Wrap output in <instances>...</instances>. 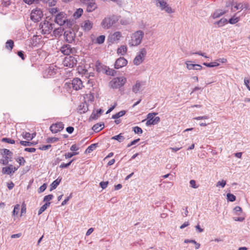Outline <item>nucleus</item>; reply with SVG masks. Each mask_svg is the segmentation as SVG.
<instances>
[{
	"label": "nucleus",
	"mask_w": 250,
	"mask_h": 250,
	"mask_svg": "<svg viewBox=\"0 0 250 250\" xmlns=\"http://www.w3.org/2000/svg\"><path fill=\"white\" fill-rule=\"evenodd\" d=\"M78 154H79V152H74L72 153L68 152L65 154V158L66 159H68V158H71L73 156L78 155Z\"/></svg>",
	"instance_id": "nucleus-48"
},
{
	"label": "nucleus",
	"mask_w": 250,
	"mask_h": 250,
	"mask_svg": "<svg viewBox=\"0 0 250 250\" xmlns=\"http://www.w3.org/2000/svg\"><path fill=\"white\" fill-rule=\"evenodd\" d=\"M104 127V124L102 123L96 124L92 127V129L96 132L101 131Z\"/></svg>",
	"instance_id": "nucleus-22"
},
{
	"label": "nucleus",
	"mask_w": 250,
	"mask_h": 250,
	"mask_svg": "<svg viewBox=\"0 0 250 250\" xmlns=\"http://www.w3.org/2000/svg\"><path fill=\"white\" fill-rule=\"evenodd\" d=\"M243 4L241 3H235L233 6V8L235 9V10H242L243 9Z\"/></svg>",
	"instance_id": "nucleus-46"
},
{
	"label": "nucleus",
	"mask_w": 250,
	"mask_h": 250,
	"mask_svg": "<svg viewBox=\"0 0 250 250\" xmlns=\"http://www.w3.org/2000/svg\"><path fill=\"white\" fill-rule=\"evenodd\" d=\"M122 35L121 32L116 31L110 34L108 37V41L111 43H117L119 42Z\"/></svg>",
	"instance_id": "nucleus-10"
},
{
	"label": "nucleus",
	"mask_w": 250,
	"mask_h": 250,
	"mask_svg": "<svg viewBox=\"0 0 250 250\" xmlns=\"http://www.w3.org/2000/svg\"><path fill=\"white\" fill-rule=\"evenodd\" d=\"M20 143L21 145L23 146H30L33 144L32 142H30L29 141H21L20 142Z\"/></svg>",
	"instance_id": "nucleus-51"
},
{
	"label": "nucleus",
	"mask_w": 250,
	"mask_h": 250,
	"mask_svg": "<svg viewBox=\"0 0 250 250\" xmlns=\"http://www.w3.org/2000/svg\"><path fill=\"white\" fill-rule=\"evenodd\" d=\"M20 209V205L19 204H17L15 206L14 209L12 211V215L16 216L18 214L19 212V210Z\"/></svg>",
	"instance_id": "nucleus-35"
},
{
	"label": "nucleus",
	"mask_w": 250,
	"mask_h": 250,
	"mask_svg": "<svg viewBox=\"0 0 250 250\" xmlns=\"http://www.w3.org/2000/svg\"><path fill=\"white\" fill-rule=\"evenodd\" d=\"M74 161V159L72 160L71 161H70L69 163H67V164H65V163H62L61 165H60V167L61 168H66L67 167H68L70 164H71V163Z\"/></svg>",
	"instance_id": "nucleus-54"
},
{
	"label": "nucleus",
	"mask_w": 250,
	"mask_h": 250,
	"mask_svg": "<svg viewBox=\"0 0 250 250\" xmlns=\"http://www.w3.org/2000/svg\"><path fill=\"white\" fill-rule=\"evenodd\" d=\"M26 212V207L25 205L24 204H22L21 206V216H22V215L23 213H25Z\"/></svg>",
	"instance_id": "nucleus-62"
},
{
	"label": "nucleus",
	"mask_w": 250,
	"mask_h": 250,
	"mask_svg": "<svg viewBox=\"0 0 250 250\" xmlns=\"http://www.w3.org/2000/svg\"><path fill=\"white\" fill-rule=\"evenodd\" d=\"M191 61H186L185 62L187 68L189 70H195V64L191 63Z\"/></svg>",
	"instance_id": "nucleus-30"
},
{
	"label": "nucleus",
	"mask_w": 250,
	"mask_h": 250,
	"mask_svg": "<svg viewBox=\"0 0 250 250\" xmlns=\"http://www.w3.org/2000/svg\"><path fill=\"white\" fill-rule=\"evenodd\" d=\"M9 161H11V158L10 157H5L4 159L0 160V162L3 165H7Z\"/></svg>",
	"instance_id": "nucleus-42"
},
{
	"label": "nucleus",
	"mask_w": 250,
	"mask_h": 250,
	"mask_svg": "<svg viewBox=\"0 0 250 250\" xmlns=\"http://www.w3.org/2000/svg\"><path fill=\"white\" fill-rule=\"evenodd\" d=\"M126 82V79L124 77L113 78L109 82V86L113 89H117L123 86Z\"/></svg>",
	"instance_id": "nucleus-3"
},
{
	"label": "nucleus",
	"mask_w": 250,
	"mask_h": 250,
	"mask_svg": "<svg viewBox=\"0 0 250 250\" xmlns=\"http://www.w3.org/2000/svg\"><path fill=\"white\" fill-rule=\"evenodd\" d=\"M66 18V14L61 12L56 15L55 22L61 26L63 25L67 21Z\"/></svg>",
	"instance_id": "nucleus-11"
},
{
	"label": "nucleus",
	"mask_w": 250,
	"mask_h": 250,
	"mask_svg": "<svg viewBox=\"0 0 250 250\" xmlns=\"http://www.w3.org/2000/svg\"><path fill=\"white\" fill-rule=\"evenodd\" d=\"M108 184V182L107 181V182H101L100 183V185L103 189L107 187Z\"/></svg>",
	"instance_id": "nucleus-58"
},
{
	"label": "nucleus",
	"mask_w": 250,
	"mask_h": 250,
	"mask_svg": "<svg viewBox=\"0 0 250 250\" xmlns=\"http://www.w3.org/2000/svg\"><path fill=\"white\" fill-rule=\"evenodd\" d=\"M83 13V9L82 8H78L73 14V17L75 19L79 18Z\"/></svg>",
	"instance_id": "nucleus-25"
},
{
	"label": "nucleus",
	"mask_w": 250,
	"mask_h": 250,
	"mask_svg": "<svg viewBox=\"0 0 250 250\" xmlns=\"http://www.w3.org/2000/svg\"><path fill=\"white\" fill-rule=\"evenodd\" d=\"M72 88L76 90L81 89L84 85L82 80L78 78L73 79L71 83Z\"/></svg>",
	"instance_id": "nucleus-12"
},
{
	"label": "nucleus",
	"mask_w": 250,
	"mask_h": 250,
	"mask_svg": "<svg viewBox=\"0 0 250 250\" xmlns=\"http://www.w3.org/2000/svg\"><path fill=\"white\" fill-rule=\"evenodd\" d=\"M77 63V58L72 56H66L63 61L62 64L64 66L72 68Z\"/></svg>",
	"instance_id": "nucleus-6"
},
{
	"label": "nucleus",
	"mask_w": 250,
	"mask_h": 250,
	"mask_svg": "<svg viewBox=\"0 0 250 250\" xmlns=\"http://www.w3.org/2000/svg\"><path fill=\"white\" fill-rule=\"evenodd\" d=\"M240 216L238 217H233V220L235 221H238V222H242L245 219V214H243L241 215H239Z\"/></svg>",
	"instance_id": "nucleus-44"
},
{
	"label": "nucleus",
	"mask_w": 250,
	"mask_h": 250,
	"mask_svg": "<svg viewBox=\"0 0 250 250\" xmlns=\"http://www.w3.org/2000/svg\"><path fill=\"white\" fill-rule=\"evenodd\" d=\"M97 146V144H93L89 146L86 149V152L90 153L94 150Z\"/></svg>",
	"instance_id": "nucleus-34"
},
{
	"label": "nucleus",
	"mask_w": 250,
	"mask_h": 250,
	"mask_svg": "<svg viewBox=\"0 0 250 250\" xmlns=\"http://www.w3.org/2000/svg\"><path fill=\"white\" fill-rule=\"evenodd\" d=\"M120 23L122 25H126L129 24V21L126 19H122L120 21Z\"/></svg>",
	"instance_id": "nucleus-61"
},
{
	"label": "nucleus",
	"mask_w": 250,
	"mask_h": 250,
	"mask_svg": "<svg viewBox=\"0 0 250 250\" xmlns=\"http://www.w3.org/2000/svg\"><path fill=\"white\" fill-rule=\"evenodd\" d=\"M144 85V83L142 81H137L135 84L133 85L132 91L135 94L140 93L142 91V87Z\"/></svg>",
	"instance_id": "nucleus-13"
},
{
	"label": "nucleus",
	"mask_w": 250,
	"mask_h": 250,
	"mask_svg": "<svg viewBox=\"0 0 250 250\" xmlns=\"http://www.w3.org/2000/svg\"><path fill=\"white\" fill-rule=\"evenodd\" d=\"M144 32L138 30L133 32L130 36V39L128 41L130 46H137L140 45L144 37Z\"/></svg>",
	"instance_id": "nucleus-1"
},
{
	"label": "nucleus",
	"mask_w": 250,
	"mask_h": 250,
	"mask_svg": "<svg viewBox=\"0 0 250 250\" xmlns=\"http://www.w3.org/2000/svg\"><path fill=\"white\" fill-rule=\"evenodd\" d=\"M16 161L20 164V166H23L25 163V160L22 157H19L16 159Z\"/></svg>",
	"instance_id": "nucleus-41"
},
{
	"label": "nucleus",
	"mask_w": 250,
	"mask_h": 250,
	"mask_svg": "<svg viewBox=\"0 0 250 250\" xmlns=\"http://www.w3.org/2000/svg\"><path fill=\"white\" fill-rule=\"evenodd\" d=\"M86 4L87 5L86 11L88 12H92L97 8L95 0H91Z\"/></svg>",
	"instance_id": "nucleus-17"
},
{
	"label": "nucleus",
	"mask_w": 250,
	"mask_h": 250,
	"mask_svg": "<svg viewBox=\"0 0 250 250\" xmlns=\"http://www.w3.org/2000/svg\"><path fill=\"white\" fill-rule=\"evenodd\" d=\"M104 40L105 36L104 35H101L97 38L96 42L98 44H102L104 43Z\"/></svg>",
	"instance_id": "nucleus-38"
},
{
	"label": "nucleus",
	"mask_w": 250,
	"mask_h": 250,
	"mask_svg": "<svg viewBox=\"0 0 250 250\" xmlns=\"http://www.w3.org/2000/svg\"><path fill=\"white\" fill-rule=\"evenodd\" d=\"M112 140H115L118 141L119 142H122L125 140V137L122 135L121 133L120 134L114 136L111 138Z\"/></svg>",
	"instance_id": "nucleus-28"
},
{
	"label": "nucleus",
	"mask_w": 250,
	"mask_h": 250,
	"mask_svg": "<svg viewBox=\"0 0 250 250\" xmlns=\"http://www.w3.org/2000/svg\"><path fill=\"white\" fill-rule=\"evenodd\" d=\"M22 137L26 140H30L31 134L27 132H23L21 134Z\"/></svg>",
	"instance_id": "nucleus-50"
},
{
	"label": "nucleus",
	"mask_w": 250,
	"mask_h": 250,
	"mask_svg": "<svg viewBox=\"0 0 250 250\" xmlns=\"http://www.w3.org/2000/svg\"><path fill=\"white\" fill-rule=\"evenodd\" d=\"M51 147V146L50 145H44V146H42L40 148V149L42 150H46L47 149H48Z\"/></svg>",
	"instance_id": "nucleus-64"
},
{
	"label": "nucleus",
	"mask_w": 250,
	"mask_h": 250,
	"mask_svg": "<svg viewBox=\"0 0 250 250\" xmlns=\"http://www.w3.org/2000/svg\"><path fill=\"white\" fill-rule=\"evenodd\" d=\"M203 64L208 67H213L219 65V63L217 62H214L210 63L204 62Z\"/></svg>",
	"instance_id": "nucleus-31"
},
{
	"label": "nucleus",
	"mask_w": 250,
	"mask_h": 250,
	"mask_svg": "<svg viewBox=\"0 0 250 250\" xmlns=\"http://www.w3.org/2000/svg\"><path fill=\"white\" fill-rule=\"evenodd\" d=\"M189 183H190V185L191 187H192V188H198V186H196V182L195 180H190L189 182Z\"/></svg>",
	"instance_id": "nucleus-59"
},
{
	"label": "nucleus",
	"mask_w": 250,
	"mask_h": 250,
	"mask_svg": "<svg viewBox=\"0 0 250 250\" xmlns=\"http://www.w3.org/2000/svg\"><path fill=\"white\" fill-rule=\"evenodd\" d=\"M119 18V16L115 15L106 16L102 21L101 26L104 29H110L118 21Z\"/></svg>",
	"instance_id": "nucleus-2"
},
{
	"label": "nucleus",
	"mask_w": 250,
	"mask_h": 250,
	"mask_svg": "<svg viewBox=\"0 0 250 250\" xmlns=\"http://www.w3.org/2000/svg\"><path fill=\"white\" fill-rule=\"evenodd\" d=\"M64 36L68 43H71L74 40V34L71 32L65 31Z\"/></svg>",
	"instance_id": "nucleus-19"
},
{
	"label": "nucleus",
	"mask_w": 250,
	"mask_h": 250,
	"mask_svg": "<svg viewBox=\"0 0 250 250\" xmlns=\"http://www.w3.org/2000/svg\"><path fill=\"white\" fill-rule=\"evenodd\" d=\"M47 185L46 184H43L42 186H41L38 189L39 193H41L44 191L46 188Z\"/></svg>",
	"instance_id": "nucleus-53"
},
{
	"label": "nucleus",
	"mask_w": 250,
	"mask_h": 250,
	"mask_svg": "<svg viewBox=\"0 0 250 250\" xmlns=\"http://www.w3.org/2000/svg\"><path fill=\"white\" fill-rule=\"evenodd\" d=\"M59 140V139L56 137H50L47 139V143H54Z\"/></svg>",
	"instance_id": "nucleus-52"
},
{
	"label": "nucleus",
	"mask_w": 250,
	"mask_h": 250,
	"mask_svg": "<svg viewBox=\"0 0 250 250\" xmlns=\"http://www.w3.org/2000/svg\"><path fill=\"white\" fill-rule=\"evenodd\" d=\"M60 50L64 55L68 56L72 52V48L70 45L66 44L62 46Z\"/></svg>",
	"instance_id": "nucleus-20"
},
{
	"label": "nucleus",
	"mask_w": 250,
	"mask_h": 250,
	"mask_svg": "<svg viewBox=\"0 0 250 250\" xmlns=\"http://www.w3.org/2000/svg\"><path fill=\"white\" fill-rule=\"evenodd\" d=\"M43 16L42 11L38 8L32 10L30 14L31 19L35 22L39 21Z\"/></svg>",
	"instance_id": "nucleus-7"
},
{
	"label": "nucleus",
	"mask_w": 250,
	"mask_h": 250,
	"mask_svg": "<svg viewBox=\"0 0 250 250\" xmlns=\"http://www.w3.org/2000/svg\"><path fill=\"white\" fill-rule=\"evenodd\" d=\"M14 45V42L12 40H8L6 42V48L12 50Z\"/></svg>",
	"instance_id": "nucleus-36"
},
{
	"label": "nucleus",
	"mask_w": 250,
	"mask_h": 250,
	"mask_svg": "<svg viewBox=\"0 0 250 250\" xmlns=\"http://www.w3.org/2000/svg\"><path fill=\"white\" fill-rule=\"evenodd\" d=\"M146 55V49L144 48H142L133 60L134 64L138 65L141 64L144 61Z\"/></svg>",
	"instance_id": "nucleus-5"
},
{
	"label": "nucleus",
	"mask_w": 250,
	"mask_h": 250,
	"mask_svg": "<svg viewBox=\"0 0 250 250\" xmlns=\"http://www.w3.org/2000/svg\"><path fill=\"white\" fill-rule=\"evenodd\" d=\"M140 141V139H137L132 141L130 144H128L127 146V147H130L131 146L135 145Z\"/></svg>",
	"instance_id": "nucleus-60"
},
{
	"label": "nucleus",
	"mask_w": 250,
	"mask_h": 250,
	"mask_svg": "<svg viewBox=\"0 0 250 250\" xmlns=\"http://www.w3.org/2000/svg\"><path fill=\"white\" fill-rule=\"evenodd\" d=\"M127 52V47L125 45H122L117 49V53L119 55L124 56Z\"/></svg>",
	"instance_id": "nucleus-21"
},
{
	"label": "nucleus",
	"mask_w": 250,
	"mask_h": 250,
	"mask_svg": "<svg viewBox=\"0 0 250 250\" xmlns=\"http://www.w3.org/2000/svg\"><path fill=\"white\" fill-rule=\"evenodd\" d=\"M133 130L136 134H142L143 133V130L139 126H135L133 128Z\"/></svg>",
	"instance_id": "nucleus-49"
},
{
	"label": "nucleus",
	"mask_w": 250,
	"mask_h": 250,
	"mask_svg": "<svg viewBox=\"0 0 250 250\" xmlns=\"http://www.w3.org/2000/svg\"><path fill=\"white\" fill-rule=\"evenodd\" d=\"M2 155L5 157H10L12 158V153L8 149H4Z\"/></svg>",
	"instance_id": "nucleus-37"
},
{
	"label": "nucleus",
	"mask_w": 250,
	"mask_h": 250,
	"mask_svg": "<svg viewBox=\"0 0 250 250\" xmlns=\"http://www.w3.org/2000/svg\"><path fill=\"white\" fill-rule=\"evenodd\" d=\"M239 21V18L238 17H235V16H233L231 18H230L229 20V22L230 24H235L237 23Z\"/></svg>",
	"instance_id": "nucleus-43"
},
{
	"label": "nucleus",
	"mask_w": 250,
	"mask_h": 250,
	"mask_svg": "<svg viewBox=\"0 0 250 250\" xmlns=\"http://www.w3.org/2000/svg\"><path fill=\"white\" fill-rule=\"evenodd\" d=\"M250 81L246 78H245L244 79V83L245 85L246 86L247 88L250 91V87L249 85Z\"/></svg>",
	"instance_id": "nucleus-63"
},
{
	"label": "nucleus",
	"mask_w": 250,
	"mask_h": 250,
	"mask_svg": "<svg viewBox=\"0 0 250 250\" xmlns=\"http://www.w3.org/2000/svg\"><path fill=\"white\" fill-rule=\"evenodd\" d=\"M61 182V179H57L50 185V190L55 189Z\"/></svg>",
	"instance_id": "nucleus-26"
},
{
	"label": "nucleus",
	"mask_w": 250,
	"mask_h": 250,
	"mask_svg": "<svg viewBox=\"0 0 250 250\" xmlns=\"http://www.w3.org/2000/svg\"><path fill=\"white\" fill-rule=\"evenodd\" d=\"M225 12V11H224L222 10L219 9L214 12L212 15V17L213 19H216L224 14Z\"/></svg>",
	"instance_id": "nucleus-23"
},
{
	"label": "nucleus",
	"mask_w": 250,
	"mask_h": 250,
	"mask_svg": "<svg viewBox=\"0 0 250 250\" xmlns=\"http://www.w3.org/2000/svg\"><path fill=\"white\" fill-rule=\"evenodd\" d=\"M49 11V12L51 14L54 15V14H57L58 13V9L57 8L53 7V8H50Z\"/></svg>",
	"instance_id": "nucleus-56"
},
{
	"label": "nucleus",
	"mask_w": 250,
	"mask_h": 250,
	"mask_svg": "<svg viewBox=\"0 0 250 250\" xmlns=\"http://www.w3.org/2000/svg\"><path fill=\"white\" fill-rule=\"evenodd\" d=\"M63 128V124L62 122H59L52 125L50 129L52 132L56 133L62 130Z\"/></svg>",
	"instance_id": "nucleus-14"
},
{
	"label": "nucleus",
	"mask_w": 250,
	"mask_h": 250,
	"mask_svg": "<svg viewBox=\"0 0 250 250\" xmlns=\"http://www.w3.org/2000/svg\"><path fill=\"white\" fill-rule=\"evenodd\" d=\"M50 204V202H46L42 206L38 211V215L42 214L47 208L49 206Z\"/></svg>",
	"instance_id": "nucleus-27"
},
{
	"label": "nucleus",
	"mask_w": 250,
	"mask_h": 250,
	"mask_svg": "<svg viewBox=\"0 0 250 250\" xmlns=\"http://www.w3.org/2000/svg\"><path fill=\"white\" fill-rule=\"evenodd\" d=\"M93 22L89 20H85L82 23L81 27L85 31H90L93 27Z\"/></svg>",
	"instance_id": "nucleus-16"
},
{
	"label": "nucleus",
	"mask_w": 250,
	"mask_h": 250,
	"mask_svg": "<svg viewBox=\"0 0 250 250\" xmlns=\"http://www.w3.org/2000/svg\"><path fill=\"white\" fill-rule=\"evenodd\" d=\"M227 23V20L225 18H222L220 20L218 21H216L214 23V24H217L219 26H223L225 24Z\"/></svg>",
	"instance_id": "nucleus-33"
},
{
	"label": "nucleus",
	"mask_w": 250,
	"mask_h": 250,
	"mask_svg": "<svg viewBox=\"0 0 250 250\" xmlns=\"http://www.w3.org/2000/svg\"><path fill=\"white\" fill-rule=\"evenodd\" d=\"M208 116H198L196 117L193 118L194 120H206L208 119Z\"/></svg>",
	"instance_id": "nucleus-57"
},
{
	"label": "nucleus",
	"mask_w": 250,
	"mask_h": 250,
	"mask_svg": "<svg viewBox=\"0 0 250 250\" xmlns=\"http://www.w3.org/2000/svg\"><path fill=\"white\" fill-rule=\"evenodd\" d=\"M156 113H148L147 115V121L146 122V125L147 126L152 125H156L159 122L160 119L159 117H155Z\"/></svg>",
	"instance_id": "nucleus-8"
},
{
	"label": "nucleus",
	"mask_w": 250,
	"mask_h": 250,
	"mask_svg": "<svg viewBox=\"0 0 250 250\" xmlns=\"http://www.w3.org/2000/svg\"><path fill=\"white\" fill-rule=\"evenodd\" d=\"M99 117H100L99 114H98V113L97 112V111H94L90 117V120H96Z\"/></svg>",
	"instance_id": "nucleus-40"
},
{
	"label": "nucleus",
	"mask_w": 250,
	"mask_h": 250,
	"mask_svg": "<svg viewBox=\"0 0 250 250\" xmlns=\"http://www.w3.org/2000/svg\"><path fill=\"white\" fill-rule=\"evenodd\" d=\"M40 29L42 34H49L53 29V24L47 21H45L41 23Z\"/></svg>",
	"instance_id": "nucleus-9"
},
{
	"label": "nucleus",
	"mask_w": 250,
	"mask_h": 250,
	"mask_svg": "<svg viewBox=\"0 0 250 250\" xmlns=\"http://www.w3.org/2000/svg\"><path fill=\"white\" fill-rule=\"evenodd\" d=\"M2 141L3 142H6L7 143L11 144H14L15 143V142L14 140L11 139L10 138H2Z\"/></svg>",
	"instance_id": "nucleus-47"
},
{
	"label": "nucleus",
	"mask_w": 250,
	"mask_h": 250,
	"mask_svg": "<svg viewBox=\"0 0 250 250\" xmlns=\"http://www.w3.org/2000/svg\"><path fill=\"white\" fill-rule=\"evenodd\" d=\"M17 169V168L13 167V166L10 165L9 167H3L2 172L3 174H10L14 173Z\"/></svg>",
	"instance_id": "nucleus-18"
},
{
	"label": "nucleus",
	"mask_w": 250,
	"mask_h": 250,
	"mask_svg": "<svg viewBox=\"0 0 250 250\" xmlns=\"http://www.w3.org/2000/svg\"><path fill=\"white\" fill-rule=\"evenodd\" d=\"M156 5L159 7L161 10L165 11L168 14L174 12V10L167 4L165 0H156Z\"/></svg>",
	"instance_id": "nucleus-4"
},
{
	"label": "nucleus",
	"mask_w": 250,
	"mask_h": 250,
	"mask_svg": "<svg viewBox=\"0 0 250 250\" xmlns=\"http://www.w3.org/2000/svg\"><path fill=\"white\" fill-rule=\"evenodd\" d=\"M226 184V181L224 180H222L221 181H218L216 183V186L217 187H221L222 188H223L225 186Z\"/></svg>",
	"instance_id": "nucleus-45"
},
{
	"label": "nucleus",
	"mask_w": 250,
	"mask_h": 250,
	"mask_svg": "<svg viewBox=\"0 0 250 250\" xmlns=\"http://www.w3.org/2000/svg\"><path fill=\"white\" fill-rule=\"evenodd\" d=\"M184 242L185 243H191L194 244L195 245V249H198L200 248V244L199 243L196 242L194 240L185 239V241H184Z\"/></svg>",
	"instance_id": "nucleus-32"
},
{
	"label": "nucleus",
	"mask_w": 250,
	"mask_h": 250,
	"mask_svg": "<svg viewBox=\"0 0 250 250\" xmlns=\"http://www.w3.org/2000/svg\"><path fill=\"white\" fill-rule=\"evenodd\" d=\"M233 213L236 215H241L245 214L242 211V209L239 206L235 207L233 209Z\"/></svg>",
	"instance_id": "nucleus-24"
},
{
	"label": "nucleus",
	"mask_w": 250,
	"mask_h": 250,
	"mask_svg": "<svg viewBox=\"0 0 250 250\" xmlns=\"http://www.w3.org/2000/svg\"><path fill=\"white\" fill-rule=\"evenodd\" d=\"M227 200L230 202H233L236 200V197L232 194L228 193L227 194Z\"/></svg>",
	"instance_id": "nucleus-39"
},
{
	"label": "nucleus",
	"mask_w": 250,
	"mask_h": 250,
	"mask_svg": "<svg viewBox=\"0 0 250 250\" xmlns=\"http://www.w3.org/2000/svg\"><path fill=\"white\" fill-rule=\"evenodd\" d=\"M125 110H122L118 113L112 115V118L114 119H117L123 116L125 114Z\"/></svg>",
	"instance_id": "nucleus-29"
},
{
	"label": "nucleus",
	"mask_w": 250,
	"mask_h": 250,
	"mask_svg": "<svg viewBox=\"0 0 250 250\" xmlns=\"http://www.w3.org/2000/svg\"><path fill=\"white\" fill-rule=\"evenodd\" d=\"M53 198V195L52 194H49L48 195L45 196L44 197V201H46L47 202H49V201L52 199Z\"/></svg>",
	"instance_id": "nucleus-55"
},
{
	"label": "nucleus",
	"mask_w": 250,
	"mask_h": 250,
	"mask_svg": "<svg viewBox=\"0 0 250 250\" xmlns=\"http://www.w3.org/2000/svg\"><path fill=\"white\" fill-rule=\"evenodd\" d=\"M127 63V61L123 57H120L118 58L115 62V68L116 69L121 68L125 66Z\"/></svg>",
	"instance_id": "nucleus-15"
}]
</instances>
